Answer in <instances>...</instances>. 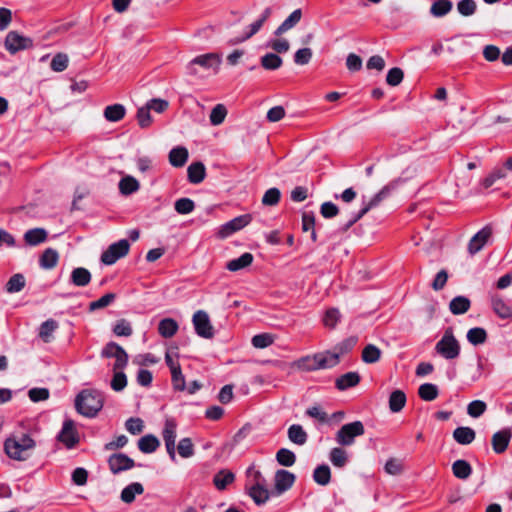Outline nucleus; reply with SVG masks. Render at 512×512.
Listing matches in <instances>:
<instances>
[{
	"label": "nucleus",
	"mask_w": 512,
	"mask_h": 512,
	"mask_svg": "<svg viewBox=\"0 0 512 512\" xmlns=\"http://www.w3.org/2000/svg\"><path fill=\"white\" fill-rule=\"evenodd\" d=\"M313 480L321 486L328 485L331 480V470L329 466L326 464L317 466L313 472Z\"/></svg>",
	"instance_id": "41"
},
{
	"label": "nucleus",
	"mask_w": 512,
	"mask_h": 512,
	"mask_svg": "<svg viewBox=\"0 0 512 512\" xmlns=\"http://www.w3.org/2000/svg\"><path fill=\"white\" fill-rule=\"evenodd\" d=\"M25 284V277L22 274H14L6 283V291L8 293L20 292L25 287Z\"/></svg>",
	"instance_id": "47"
},
{
	"label": "nucleus",
	"mask_w": 512,
	"mask_h": 512,
	"mask_svg": "<svg viewBox=\"0 0 512 512\" xmlns=\"http://www.w3.org/2000/svg\"><path fill=\"white\" fill-rule=\"evenodd\" d=\"M174 208L177 213L185 215L194 210L195 204L190 198H180L176 200Z\"/></svg>",
	"instance_id": "57"
},
{
	"label": "nucleus",
	"mask_w": 512,
	"mask_h": 512,
	"mask_svg": "<svg viewBox=\"0 0 512 512\" xmlns=\"http://www.w3.org/2000/svg\"><path fill=\"white\" fill-rule=\"evenodd\" d=\"M249 495L258 505L264 504L269 499V491L266 485H251Z\"/></svg>",
	"instance_id": "42"
},
{
	"label": "nucleus",
	"mask_w": 512,
	"mask_h": 512,
	"mask_svg": "<svg viewBox=\"0 0 512 512\" xmlns=\"http://www.w3.org/2000/svg\"><path fill=\"white\" fill-rule=\"evenodd\" d=\"M130 244L128 240L121 239L118 242L111 244L107 250L101 255V261L105 265H112L120 258L126 256L129 252Z\"/></svg>",
	"instance_id": "7"
},
{
	"label": "nucleus",
	"mask_w": 512,
	"mask_h": 512,
	"mask_svg": "<svg viewBox=\"0 0 512 512\" xmlns=\"http://www.w3.org/2000/svg\"><path fill=\"white\" fill-rule=\"evenodd\" d=\"M253 255L249 252L243 253L240 257L227 262L226 269L231 272H237L250 266L253 262Z\"/></svg>",
	"instance_id": "24"
},
{
	"label": "nucleus",
	"mask_w": 512,
	"mask_h": 512,
	"mask_svg": "<svg viewBox=\"0 0 512 512\" xmlns=\"http://www.w3.org/2000/svg\"><path fill=\"white\" fill-rule=\"evenodd\" d=\"M492 235V229L490 227H484L480 231H478L470 240L468 245V250L471 254H476L479 252L484 245L487 243L488 239Z\"/></svg>",
	"instance_id": "15"
},
{
	"label": "nucleus",
	"mask_w": 512,
	"mask_h": 512,
	"mask_svg": "<svg viewBox=\"0 0 512 512\" xmlns=\"http://www.w3.org/2000/svg\"><path fill=\"white\" fill-rule=\"evenodd\" d=\"M178 453L183 458H189L194 455V446L190 438H183L177 446Z\"/></svg>",
	"instance_id": "60"
},
{
	"label": "nucleus",
	"mask_w": 512,
	"mask_h": 512,
	"mask_svg": "<svg viewBox=\"0 0 512 512\" xmlns=\"http://www.w3.org/2000/svg\"><path fill=\"white\" fill-rule=\"evenodd\" d=\"M380 356L381 350L373 344H368L362 352V360L368 364L376 363L379 361Z\"/></svg>",
	"instance_id": "51"
},
{
	"label": "nucleus",
	"mask_w": 512,
	"mask_h": 512,
	"mask_svg": "<svg viewBox=\"0 0 512 512\" xmlns=\"http://www.w3.org/2000/svg\"><path fill=\"white\" fill-rule=\"evenodd\" d=\"M5 48L11 54H15L20 50H25L33 46V41L19 34L16 31H10L5 38Z\"/></svg>",
	"instance_id": "9"
},
{
	"label": "nucleus",
	"mask_w": 512,
	"mask_h": 512,
	"mask_svg": "<svg viewBox=\"0 0 512 512\" xmlns=\"http://www.w3.org/2000/svg\"><path fill=\"white\" fill-rule=\"evenodd\" d=\"M68 62L69 58L66 54L58 53L53 57L50 67L55 72H62L67 68Z\"/></svg>",
	"instance_id": "59"
},
{
	"label": "nucleus",
	"mask_w": 512,
	"mask_h": 512,
	"mask_svg": "<svg viewBox=\"0 0 512 512\" xmlns=\"http://www.w3.org/2000/svg\"><path fill=\"white\" fill-rule=\"evenodd\" d=\"M341 314L337 308L328 309L323 317V324L328 328H335L340 321Z\"/></svg>",
	"instance_id": "54"
},
{
	"label": "nucleus",
	"mask_w": 512,
	"mask_h": 512,
	"mask_svg": "<svg viewBox=\"0 0 512 512\" xmlns=\"http://www.w3.org/2000/svg\"><path fill=\"white\" fill-rule=\"evenodd\" d=\"M401 182V179H395L383 186L381 190L377 192L368 202H363V207L360 209V211L356 214H353L345 223H343L340 227V230L342 232H346L366 213H368L371 209L379 206L382 201L387 199L392 194V192L398 188Z\"/></svg>",
	"instance_id": "2"
},
{
	"label": "nucleus",
	"mask_w": 512,
	"mask_h": 512,
	"mask_svg": "<svg viewBox=\"0 0 512 512\" xmlns=\"http://www.w3.org/2000/svg\"><path fill=\"white\" fill-rule=\"evenodd\" d=\"M108 466L110 471L116 475L132 469L135 466V462L124 453H114L108 458Z\"/></svg>",
	"instance_id": "12"
},
{
	"label": "nucleus",
	"mask_w": 512,
	"mask_h": 512,
	"mask_svg": "<svg viewBox=\"0 0 512 512\" xmlns=\"http://www.w3.org/2000/svg\"><path fill=\"white\" fill-rule=\"evenodd\" d=\"M126 109L122 104L109 105L104 109V117L110 122H118L124 118Z\"/></svg>",
	"instance_id": "38"
},
{
	"label": "nucleus",
	"mask_w": 512,
	"mask_h": 512,
	"mask_svg": "<svg viewBox=\"0 0 512 512\" xmlns=\"http://www.w3.org/2000/svg\"><path fill=\"white\" fill-rule=\"evenodd\" d=\"M91 273L88 269L83 267H77L71 272V282L78 287H85L91 281Z\"/></svg>",
	"instance_id": "27"
},
{
	"label": "nucleus",
	"mask_w": 512,
	"mask_h": 512,
	"mask_svg": "<svg viewBox=\"0 0 512 512\" xmlns=\"http://www.w3.org/2000/svg\"><path fill=\"white\" fill-rule=\"evenodd\" d=\"M282 58L274 53H267L261 58V65L266 70H276L282 65Z\"/></svg>",
	"instance_id": "50"
},
{
	"label": "nucleus",
	"mask_w": 512,
	"mask_h": 512,
	"mask_svg": "<svg viewBox=\"0 0 512 512\" xmlns=\"http://www.w3.org/2000/svg\"><path fill=\"white\" fill-rule=\"evenodd\" d=\"M471 306L470 300L465 296H456L449 303V309L454 315L466 313Z\"/></svg>",
	"instance_id": "30"
},
{
	"label": "nucleus",
	"mask_w": 512,
	"mask_h": 512,
	"mask_svg": "<svg viewBox=\"0 0 512 512\" xmlns=\"http://www.w3.org/2000/svg\"><path fill=\"white\" fill-rule=\"evenodd\" d=\"M139 188L138 180L132 176H125L119 181V190L123 195H131L137 192Z\"/></svg>",
	"instance_id": "40"
},
{
	"label": "nucleus",
	"mask_w": 512,
	"mask_h": 512,
	"mask_svg": "<svg viewBox=\"0 0 512 512\" xmlns=\"http://www.w3.org/2000/svg\"><path fill=\"white\" fill-rule=\"evenodd\" d=\"M302 18L301 9L294 10L283 22L282 24L275 30L274 34L276 36H280L288 30L294 28Z\"/></svg>",
	"instance_id": "22"
},
{
	"label": "nucleus",
	"mask_w": 512,
	"mask_h": 512,
	"mask_svg": "<svg viewBox=\"0 0 512 512\" xmlns=\"http://www.w3.org/2000/svg\"><path fill=\"white\" fill-rule=\"evenodd\" d=\"M403 77L404 73L402 69L394 67L388 71L386 76V82L390 86H397L402 82Z\"/></svg>",
	"instance_id": "64"
},
{
	"label": "nucleus",
	"mask_w": 512,
	"mask_h": 512,
	"mask_svg": "<svg viewBox=\"0 0 512 512\" xmlns=\"http://www.w3.org/2000/svg\"><path fill=\"white\" fill-rule=\"evenodd\" d=\"M288 438L297 445H304L307 442L308 435L303 427L299 424H293L288 428Z\"/></svg>",
	"instance_id": "32"
},
{
	"label": "nucleus",
	"mask_w": 512,
	"mask_h": 512,
	"mask_svg": "<svg viewBox=\"0 0 512 512\" xmlns=\"http://www.w3.org/2000/svg\"><path fill=\"white\" fill-rule=\"evenodd\" d=\"M188 150L185 147L178 146L169 152V162L173 167H182L188 160Z\"/></svg>",
	"instance_id": "26"
},
{
	"label": "nucleus",
	"mask_w": 512,
	"mask_h": 512,
	"mask_svg": "<svg viewBox=\"0 0 512 512\" xmlns=\"http://www.w3.org/2000/svg\"><path fill=\"white\" fill-rule=\"evenodd\" d=\"M329 459L335 467L342 468L346 465L348 456L344 449L335 447L330 451Z\"/></svg>",
	"instance_id": "46"
},
{
	"label": "nucleus",
	"mask_w": 512,
	"mask_h": 512,
	"mask_svg": "<svg viewBox=\"0 0 512 512\" xmlns=\"http://www.w3.org/2000/svg\"><path fill=\"white\" fill-rule=\"evenodd\" d=\"M295 482V475L287 470H278L275 473V489L278 494L289 490Z\"/></svg>",
	"instance_id": "16"
},
{
	"label": "nucleus",
	"mask_w": 512,
	"mask_h": 512,
	"mask_svg": "<svg viewBox=\"0 0 512 512\" xmlns=\"http://www.w3.org/2000/svg\"><path fill=\"white\" fill-rule=\"evenodd\" d=\"M58 323L54 319L44 321L39 328V337L43 342L49 343L52 340L53 333L57 330Z\"/></svg>",
	"instance_id": "39"
},
{
	"label": "nucleus",
	"mask_w": 512,
	"mask_h": 512,
	"mask_svg": "<svg viewBox=\"0 0 512 512\" xmlns=\"http://www.w3.org/2000/svg\"><path fill=\"white\" fill-rule=\"evenodd\" d=\"M176 429L177 424L174 419H166L164 429L162 432L163 440L165 442L166 450L171 458V460H175V441H176Z\"/></svg>",
	"instance_id": "11"
},
{
	"label": "nucleus",
	"mask_w": 512,
	"mask_h": 512,
	"mask_svg": "<svg viewBox=\"0 0 512 512\" xmlns=\"http://www.w3.org/2000/svg\"><path fill=\"white\" fill-rule=\"evenodd\" d=\"M192 324L195 333L199 337L204 339H212L214 337L215 330L206 311L197 310L192 316Z\"/></svg>",
	"instance_id": "6"
},
{
	"label": "nucleus",
	"mask_w": 512,
	"mask_h": 512,
	"mask_svg": "<svg viewBox=\"0 0 512 512\" xmlns=\"http://www.w3.org/2000/svg\"><path fill=\"white\" fill-rule=\"evenodd\" d=\"M406 404V395L402 390H394L389 396V409L393 413L400 412Z\"/></svg>",
	"instance_id": "37"
},
{
	"label": "nucleus",
	"mask_w": 512,
	"mask_h": 512,
	"mask_svg": "<svg viewBox=\"0 0 512 512\" xmlns=\"http://www.w3.org/2000/svg\"><path fill=\"white\" fill-rule=\"evenodd\" d=\"M178 329V323L172 318H164L158 324V332L163 338L173 337Z\"/></svg>",
	"instance_id": "28"
},
{
	"label": "nucleus",
	"mask_w": 512,
	"mask_h": 512,
	"mask_svg": "<svg viewBox=\"0 0 512 512\" xmlns=\"http://www.w3.org/2000/svg\"><path fill=\"white\" fill-rule=\"evenodd\" d=\"M360 382V376L357 372H347L336 379V388L344 391L356 386Z\"/></svg>",
	"instance_id": "23"
},
{
	"label": "nucleus",
	"mask_w": 512,
	"mask_h": 512,
	"mask_svg": "<svg viewBox=\"0 0 512 512\" xmlns=\"http://www.w3.org/2000/svg\"><path fill=\"white\" fill-rule=\"evenodd\" d=\"M227 116V109L223 104H217L211 110L209 120L213 126L222 124Z\"/></svg>",
	"instance_id": "52"
},
{
	"label": "nucleus",
	"mask_w": 512,
	"mask_h": 512,
	"mask_svg": "<svg viewBox=\"0 0 512 512\" xmlns=\"http://www.w3.org/2000/svg\"><path fill=\"white\" fill-rule=\"evenodd\" d=\"M280 197L281 193L278 188H270L264 193L262 197V204L266 206H274L278 204Z\"/></svg>",
	"instance_id": "58"
},
{
	"label": "nucleus",
	"mask_w": 512,
	"mask_h": 512,
	"mask_svg": "<svg viewBox=\"0 0 512 512\" xmlns=\"http://www.w3.org/2000/svg\"><path fill=\"white\" fill-rule=\"evenodd\" d=\"M234 479L235 476L231 471L221 470L214 476L213 482L218 490H224Z\"/></svg>",
	"instance_id": "44"
},
{
	"label": "nucleus",
	"mask_w": 512,
	"mask_h": 512,
	"mask_svg": "<svg viewBox=\"0 0 512 512\" xmlns=\"http://www.w3.org/2000/svg\"><path fill=\"white\" fill-rule=\"evenodd\" d=\"M486 409H487V405L484 401L474 400L468 404L467 413L469 416H471L473 418H478L482 414H484Z\"/></svg>",
	"instance_id": "56"
},
{
	"label": "nucleus",
	"mask_w": 512,
	"mask_h": 512,
	"mask_svg": "<svg viewBox=\"0 0 512 512\" xmlns=\"http://www.w3.org/2000/svg\"><path fill=\"white\" fill-rule=\"evenodd\" d=\"M512 438V430L510 428H504L493 434L491 443L495 453L502 454L508 448L510 440Z\"/></svg>",
	"instance_id": "14"
},
{
	"label": "nucleus",
	"mask_w": 512,
	"mask_h": 512,
	"mask_svg": "<svg viewBox=\"0 0 512 512\" xmlns=\"http://www.w3.org/2000/svg\"><path fill=\"white\" fill-rule=\"evenodd\" d=\"M293 366L303 372L320 370L318 354L301 357L293 363Z\"/></svg>",
	"instance_id": "18"
},
{
	"label": "nucleus",
	"mask_w": 512,
	"mask_h": 512,
	"mask_svg": "<svg viewBox=\"0 0 512 512\" xmlns=\"http://www.w3.org/2000/svg\"><path fill=\"white\" fill-rule=\"evenodd\" d=\"M365 433L364 425L361 421H354L343 425L336 433V442L341 446H351L355 438Z\"/></svg>",
	"instance_id": "5"
},
{
	"label": "nucleus",
	"mask_w": 512,
	"mask_h": 512,
	"mask_svg": "<svg viewBox=\"0 0 512 512\" xmlns=\"http://www.w3.org/2000/svg\"><path fill=\"white\" fill-rule=\"evenodd\" d=\"M466 337L468 342L472 345H480L486 341L487 333L485 329L481 327H475L468 330Z\"/></svg>",
	"instance_id": "49"
},
{
	"label": "nucleus",
	"mask_w": 512,
	"mask_h": 512,
	"mask_svg": "<svg viewBox=\"0 0 512 512\" xmlns=\"http://www.w3.org/2000/svg\"><path fill=\"white\" fill-rule=\"evenodd\" d=\"M276 460L282 466L291 467L296 462V456L291 450L281 448L276 453Z\"/></svg>",
	"instance_id": "48"
},
{
	"label": "nucleus",
	"mask_w": 512,
	"mask_h": 512,
	"mask_svg": "<svg viewBox=\"0 0 512 512\" xmlns=\"http://www.w3.org/2000/svg\"><path fill=\"white\" fill-rule=\"evenodd\" d=\"M36 447V441L29 432L14 431L4 441L6 455L16 461L28 460Z\"/></svg>",
	"instance_id": "1"
},
{
	"label": "nucleus",
	"mask_w": 512,
	"mask_h": 512,
	"mask_svg": "<svg viewBox=\"0 0 512 512\" xmlns=\"http://www.w3.org/2000/svg\"><path fill=\"white\" fill-rule=\"evenodd\" d=\"M188 180L192 184L201 183L206 176V169L202 162L191 163L187 168Z\"/></svg>",
	"instance_id": "21"
},
{
	"label": "nucleus",
	"mask_w": 512,
	"mask_h": 512,
	"mask_svg": "<svg viewBox=\"0 0 512 512\" xmlns=\"http://www.w3.org/2000/svg\"><path fill=\"white\" fill-rule=\"evenodd\" d=\"M102 356L106 358H115L113 370H122L128 363L126 351L117 343L109 342L102 350Z\"/></svg>",
	"instance_id": "8"
},
{
	"label": "nucleus",
	"mask_w": 512,
	"mask_h": 512,
	"mask_svg": "<svg viewBox=\"0 0 512 512\" xmlns=\"http://www.w3.org/2000/svg\"><path fill=\"white\" fill-rule=\"evenodd\" d=\"M435 350L447 360H452L459 356L460 344L455 338L452 328L445 330L442 338L436 343Z\"/></svg>",
	"instance_id": "4"
},
{
	"label": "nucleus",
	"mask_w": 512,
	"mask_h": 512,
	"mask_svg": "<svg viewBox=\"0 0 512 512\" xmlns=\"http://www.w3.org/2000/svg\"><path fill=\"white\" fill-rule=\"evenodd\" d=\"M127 385V378L122 370L114 371V375L111 381V388L116 391H122Z\"/></svg>",
	"instance_id": "62"
},
{
	"label": "nucleus",
	"mask_w": 512,
	"mask_h": 512,
	"mask_svg": "<svg viewBox=\"0 0 512 512\" xmlns=\"http://www.w3.org/2000/svg\"><path fill=\"white\" fill-rule=\"evenodd\" d=\"M160 442L152 434L145 435L138 440V448L143 453H153L159 447Z\"/></svg>",
	"instance_id": "36"
},
{
	"label": "nucleus",
	"mask_w": 512,
	"mask_h": 512,
	"mask_svg": "<svg viewBox=\"0 0 512 512\" xmlns=\"http://www.w3.org/2000/svg\"><path fill=\"white\" fill-rule=\"evenodd\" d=\"M476 2L474 0H460L457 3V10L462 16H471L476 12Z\"/></svg>",
	"instance_id": "61"
},
{
	"label": "nucleus",
	"mask_w": 512,
	"mask_h": 512,
	"mask_svg": "<svg viewBox=\"0 0 512 512\" xmlns=\"http://www.w3.org/2000/svg\"><path fill=\"white\" fill-rule=\"evenodd\" d=\"M221 60L220 57L215 53H207L200 56L195 57L191 62L190 66H193L195 64L200 65L206 69L212 68V67H218Z\"/></svg>",
	"instance_id": "25"
},
{
	"label": "nucleus",
	"mask_w": 512,
	"mask_h": 512,
	"mask_svg": "<svg viewBox=\"0 0 512 512\" xmlns=\"http://www.w3.org/2000/svg\"><path fill=\"white\" fill-rule=\"evenodd\" d=\"M58 260V252L55 249L47 248L40 256L39 265L43 269H52L57 265Z\"/></svg>",
	"instance_id": "33"
},
{
	"label": "nucleus",
	"mask_w": 512,
	"mask_h": 512,
	"mask_svg": "<svg viewBox=\"0 0 512 512\" xmlns=\"http://www.w3.org/2000/svg\"><path fill=\"white\" fill-rule=\"evenodd\" d=\"M491 305L493 311L501 319L512 318V308L504 301L500 295L495 294L491 296Z\"/></svg>",
	"instance_id": "19"
},
{
	"label": "nucleus",
	"mask_w": 512,
	"mask_h": 512,
	"mask_svg": "<svg viewBox=\"0 0 512 512\" xmlns=\"http://www.w3.org/2000/svg\"><path fill=\"white\" fill-rule=\"evenodd\" d=\"M58 440L68 449L73 448L79 442L78 433L72 420L64 421L62 429L58 434Z\"/></svg>",
	"instance_id": "13"
},
{
	"label": "nucleus",
	"mask_w": 512,
	"mask_h": 512,
	"mask_svg": "<svg viewBox=\"0 0 512 512\" xmlns=\"http://www.w3.org/2000/svg\"><path fill=\"white\" fill-rule=\"evenodd\" d=\"M438 394V387L432 383H424L418 389V395L424 401H433Z\"/></svg>",
	"instance_id": "45"
},
{
	"label": "nucleus",
	"mask_w": 512,
	"mask_h": 512,
	"mask_svg": "<svg viewBox=\"0 0 512 512\" xmlns=\"http://www.w3.org/2000/svg\"><path fill=\"white\" fill-rule=\"evenodd\" d=\"M115 298H116V295L114 293H107V294L103 295L102 297H100L98 300L92 301L89 304V310L96 311V310L105 308V307L109 306L111 303H113Z\"/></svg>",
	"instance_id": "55"
},
{
	"label": "nucleus",
	"mask_w": 512,
	"mask_h": 512,
	"mask_svg": "<svg viewBox=\"0 0 512 512\" xmlns=\"http://www.w3.org/2000/svg\"><path fill=\"white\" fill-rule=\"evenodd\" d=\"M475 431L470 427H458L453 432V438L461 445H468L475 439Z\"/></svg>",
	"instance_id": "31"
},
{
	"label": "nucleus",
	"mask_w": 512,
	"mask_h": 512,
	"mask_svg": "<svg viewBox=\"0 0 512 512\" xmlns=\"http://www.w3.org/2000/svg\"><path fill=\"white\" fill-rule=\"evenodd\" d=\"M143 492V485L139 482H133L123 488L120 494V499L126 504H131L134 502L136 496L143 494Z\"/></svg>",
	"instance_id": "20"
},
{
	"label": "nucleus",
	"mask_w": 512,
	"mask_h": 512,
	"mask_svg": "<svg viewBox=\"0 0 512 512\" xmlns=\"http://www.w3.org/2000/svg\"><path fill=\"white\" fill-rule=\"evenodd\" d=\"M171 380L175 390L184 391L186 389L185 377L182 374L181 367L171 371Z\"/></svg>",
	"instance_id": "63"
},
{
	"label": "nucleus",
	"mask_w": 512,
	"mask_h": 512,
	"mask_svg": "<svg viewBox=\"0 0 512 512\" xmlns=\"http://www.w3.org/2000/svg\"><path fill=\"white\" fill-rule=\"evenodd\" d=\"M252 220V216L250 214H244L238 217H235L234 219L228 221L227 223L223 224L219 231L218 235L220 238H227L233 233L241 230L245 226H247Z\"/></svg>",
	"instance_id": "10"
},
{
	"label": "nucleus",
	"mask_w": 512,
	"mask_h": 512,
	"mask_svg": "<svg viewBox=\"0 0 512 512\" xmlns=\"http://www.w3.org/2000/svg\"><path fill=\"white\" fill-rule=\"evenodd\" d=\"M275 341V336L270 333H261L252 337L251 343L257 349H264L272 345Z\"/></svg>",
	"instance_id": "53"
},
{
	"label": "nucleus",
	"mask_w": 512,
	"mask_h": 512,
	"mask_svg": "<svg viewBox=\"0 0 512 512\" xmlns=\"http://www.w3.org/2000/svg\"><path fill=\"white\" fill-rule=\"evenodd\" d=\"M271 13L272 9L270 7L265 8L260 17L247 27V29L244 32V35L240 39H238L236 43L248 40L249 38L254 36L271 16Z\"/></svg>",
	"instance_id": "17"
},
{
	"label": "nucleus",
	"mask_w": 512,
	"mask_h": 512,
	"mask_svg": "<svg viewBox=\"0 0 512 512\" xmlns=\"http://www.w3.org/2000/svg\"><path fill=\"white\" fill-rule=\"evenodd\" d=\"M317 354L319 359L320 370L333 368L340 362V353L324 351L319 352Z\"/></svg>",
	"instance_id": "29"
},
{
	"label": "nucleus",
	"mask_w": 512,
	"mask_h": 512,
	"mask_svg": "<svg viewBox=\"0 0 512 512\" xmlns=\"http://www.w3.org/2000/svg\"><path fill=\"white\" fill-rule=\"evenodd\" d=\"M78 413L86 417H94L103 407V396L97 390H83L75 399Z\"/></svg>",
	"instance_id": "3"
},
{
	"label": "nucleus",
	"mask_w": 512,
	"mask_h": 512,
	"mask_svg": "<svg viewBox=\"0 0 512 512\" xmlns=\"http://www.w3.org/2000/svg\"><path fill=\"white\" fill-rule=\"evenodd\" d=\"M47 239V232L43 228H34L25 232L24 240L30 246H36Z\"/></svg>",
	"instance_id": "34"
},
{
	"label": "nucleus",
	"mask_w": 512,
	"mask_h": 512,
	"mask_svg": "<svg viewBox=\"0 0 512 512\" xmlns=\"http://www.w3.org/2000/svg\"><path fill=\"white\" fill-rule=\"evenodd\" d=\"M453 475L461 480L468 479L472 474V467L466 460H456L452 464Z\"/></svg>",
	"instance_id": "35"
},
{
	"label": "nucleus",
	"mask_w": 512,
	"mask_h": 512,
	"mask_svg": "<svg viewBox=\"0 0 512 512\" xmlns=\"http://www.w3.org/2000/svg\"><path fill=\"white\" fill-rule=\"evenodd\" d=\"M453 7V3L450 0H436L430 7V13L434 17H443L447 15Z\"/></svg>",
	"instance_id": "43"
}]
</instances>
